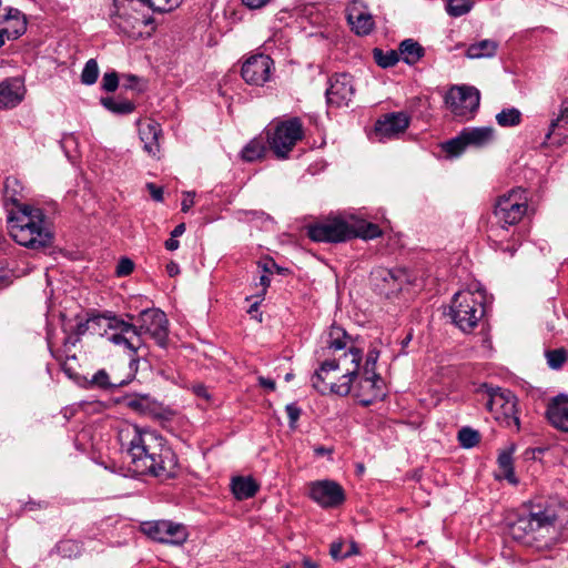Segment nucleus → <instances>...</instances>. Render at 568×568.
<instances>
[{"mask_svg":"<svg viewBox=\"0 0 568 568\" xmlns=\"http://www.w3.org/2000/svg\"><path fill=\"white\" fill-rule=\"evenodd\" d=\"M303 567L304 568H318V565L311 559H304L303 560Z\"/></svg>","mask_w":568,"mask_h":568,"instance_id":"obj_61","label":"nucleus"},{"mask_svg":"<svg viewBox=\"0 0 568 568\" xmlns=\"http://www.w3.org/2000/svg\"><path fill=\"white\" fill-rule=\"evenodd\" d=\"M179 241L176 240V237H170L169 240L165 241V248L169 250V251H175L178 247H179Z\"/></svg>","mask_w":568,"mask_h":568,"instance_id":"obj_57","label":"nucleus"},{"mask_svg":"<svg viewBox=\"0 0 568 568\" xmlns=\"http://www.w3.org/2000/svg\"><path fill=\"white\" fill-rule=\"evenodd\" d=\"M347 339L342 327H331L326 345L334 352V357L324 361L312 377L313 387L318 393L346 396L352 392L353 383L358 377L362 351L351 346L345 352Z\"/></svg>","mask_w":568,"mask_h":568,"instance_id":"obj_2","label":"nucleus"},{"mask_svg":"<svg viewBox=\"0 0 568 568\" xmlns=\"http://www.w3.org/2000/svg\"><path fill=\"white\" fill-rule=\"evenodd\" d=\"M381 235V230L376 224L373 223H365L359 227V230H356L355 237L359 236L363 239H375Z\"/></svg>","mask_w":568,"mask_h":568,"instance_id":"obj_42","label":"nucleus"},{"mask_svg":"<svg viewBox=\"0 0 568 568\" xmlns=\"http://www.w3.org/2000/svg\"><path fill=\"white\" fill-rule=\"evenodd\" d=\"M258 267H261L263 270V272L268 273V274H272L275 271L278 273H282L284 271L272 258H267L263 262H260Z\"/></svg>","mask_w":568,"mask_h":568,"instance_id":"obj_47","label":"nucleus"},{"mask_svg":"<svg viewBox=\"0 0 568 568\" xmlns=\"http://www.w3.org/2000/svg\"><path fill=\"white\" fill-rule=\"evenodd\" d=\"M258 384L264 387V388H267L268 390H274L275 389V382L271 378H266V377H263V376H260L258 377Z\"/></svg>","mask_w":568,"mask_h":568,"instance_id":"obj_54","label":"nucleus"},{"mask_svg":"<svg viewBox=\"0 0 568 568\" xmlns=\"http://www.w3.org/2000/svg\"><path fill=\"white\" fill-rule=\"evenodd\" d=\"M185 232V224L180 223L178 224L174 230L171 232L172 237H179Z\"/></svg>","mask_w":568,"mask_h":568,"instance_id":"obj_59","label":"nucleus"},{"mask_svg":"<svg viewBox=\"0 0 568 568\" xmlns=\"http://www.w3.org/2000/svg\"><path fill=\"white\" fill-rule=\"evenodd\" d=\"M116 317L112 313L108 312L101 315H93L84 322H79L74 327V334L80 337L89 331L97 332V327H105L109 329L110 318Z\"/></svg>","mask_w":568,"mask_h":568,"instance_id":"obj_28","label":"nucleus"},{"mask_svg":"<svg viewBox=\"0 0 568 568\" xmlns=\"http://www.w3.org/2000/svg\"><path fill=\"white\" fill-rule=\"evenodd\" d=\"M192 390H193V393H194L197 397L203 398V399H204L205 402H207V403H210V402H211L212 396H211V394H210V392H209L207 387H206L204 384H201V383H199V384H194V385L192 386Z\"/></svg>","mask_w":568,"mask_h":568,"instance_id":"obj_48","label":"nucleus"},{"mask_svg":"<svg viewBox=\"0 0 568 568\" xmlns=\"http://www.w3.org/2000/svg\"><path fill=\"white\" fill-rule=\"evenodd\" d=\"M377 359H378L377 352L372 351L367 354L365 367H364L365 374H371L372 371L375 372V365H376Z\"/></svg>","mask_w":568,"mask_h":568,"instance_id":"obj_49","label":"nucleus"},{"mask_svg":"<svg viewBox=\"0 0 568 568\" xmlns=\"http://www.w3.org/2000/svg\"><path fill=\"white\" fill-rule=\"evenodd\" d=\"M119 87V75L116 72H106L102 79V89L106 92H114Z\"/></svg>","mask_w":568,"mask_h":568,"instance_id":"obj_43","label":"nucleus"},{"mask_svg":"<svg viewBox=\"0 0 568 568\" xmlns=\"http://www.w3.org/2000/svg\"><path fill=\"white\" fill-rule=\"evenodd\" d=\"M373 57L377 65L382 68H389L395 65L398 60L399 55L398 52L395 50H389L387 52H384L382 49L375 48L373 50Z\"/></svg>","mask_w":568,"mask_h":568,"instance_id":"obj_36","label":"nucleus"},{"mask_svg":"<svg viewBox=\"0 0 568 568\" xmlns=\"http://www.w3.org/2000/svg\"><path fill=\"white\" fill-rule=\"evenodd\" d=\"M354 92L353 79L349 74H335L326 90L327 103L335 106L348 105Z\"/></svg>","mask_w":568,"mask_h":568,"instance_id":"obj_18","label":"nucleus"},{"mask_svg":"<svg viewBox=\"0 0 568 568\" xmlns=\"http://www.w3.org/2000/svg\"><path fill=\"white\" fill-rule=\"evenodd\" d=\"M498 43L494 40H481L477 43L470 44L466 51V57L469 59L491 58L496 54Z\"/></svg>","mask_w":568,"mask_h":568,"instance_id":"obj_30","label":"nucleus"},{"mask_svg":"<svg viewBox=\"0 0 568 568\" xmlns=\"http://www.w3.org/2000/svg\"><path fill=\"white\" fill-rule=\"evenodd\" d=\"M398 51L403 61L410 65L417 63L425 53L424 48L413 39L402 41Z\"/></svg>","mask_w":568,"mask_h":568,"instance_id":"obj_29","label":"nucleus"},{"mask_svg":"<svg viewBox=\"0 0 568 568\" xmlns=\"http://www.w3.org/2000/svg\"><path fill=\"white\" fill-rule=\"evenodd\" d=\"M273 61L268 55L256 54L248 58L242 67V78L248 84L262 85L270 78Z\"/></svg>","mask_w":568,"mask_h":568,"instance_id":"obj_17","label":"nucleus"},{"mask_svg":"<svg viewBox=\"0 0 568 568\" xmlns=\"http://www.w3.org/2000/svg\"><path fill=\"white\" fill-rule=\"evenodd\" d=\"M267 2H241V7L243 9H248V10H257V9H261L264 4H266Z\"/></svg>","mask_w":568,"mask_h":568,"instance_id":"obj_55","label":"nucleus"},{"mask_svg":"<svg viewBox=\"0 0 568 568\" xmlns=\"http://www.w3.org/2000/svg\"><path fill=\"white\" fill-rule=\"evenodd\" d=\"M382 384V378L372 371L371 374L364 373L357 384H353L352 390L363 406H369L375 400L383 398L384 393Z\"/></svg>","mask_w":568,"mask_h":568,"instance_id":"obj_16","label":"nucleus"},{"mask_svg":"<svg viewBox=\"0 0 568 568\" xmlns=\"http://www.w3.org/2000/svg\"><path fill=\"white\" fill-rule=\"evenodd\" d=\"M126 406L132 410L155 419L165 417L162 405L149 395H134L126 398Z\"/></svg>","mask_w":568,"mask_h":568,"instance_id":"obj_24","label":"nucleus"},{"mask_svg":"<svg viewBox=\"0 0 568 568\" xmlns=\"http://www.w3.org/2000/svg\"><path fill=\"white\" fill-rule=\"evenodd\" d=\"M232 491L236 499L243 500L253 497L258 490V485L251 477H235L231 484Z\"/></svg>","mask_w":568,"mask_h":568,"instance_id":"obj_27","label":"nucleus"},{"mask_svg":"<svg viewBox=\"0 0 568 568\" xmlns=\"http://www.w3.org/2000/svg\"><path fill=\"white\" fill-rule=\"evenodd\" d=\"M545 355L548 366L552 369H559L568 358V351L561 347L547 351Z\"/></svg>","mask_w":568,"mask_h":568,"instance_id":"obj_37","label":"nucleus"},{"mask_svg":"<svg viewBox=\"0 0 568 568\" xmlns=\"http://www.w3.org/2000/svg\"><path fill=\"white\" fill-rule=\"evenodd\" d=\"M527 211V195L526 191L518 187L498 196L494 215L498 224L506 229L510 225L518 223Z\"/></svg>","mask_w":568,"mask_h":568,"instance_id":"obj_9","label":"nucleus"},{"mask_svg":"<svg viewBox=\"0 0 568 568\" xmlns=\"http://www.w3.org/2000/svg\"><path fill=\"white\" fill-rule=\"evenodd\" d=\"M485 315V293L481 290H464L455 293L449 316L464 333H470Z\"/></svg>","mask_w":568,"mask_h":568,"instance_id":"obj_6","label":"nucleus"},{"mask_svg":"<svg viewBox=\"0 0 568 568\" xmlns=\"http://www.w3.org/2000/svg\"><path fill=\"white\" fill-rule=\"evenodd\" d=\"M166 272H168L169 276L173 277L180 273V267L176 263L170 262L166 265Z\"/></svg>","mask_w":568,"mask_h":568,"instance_id":"obj_56","label":"nucleus"},{"mask_svg":"<svg viewBox=\"0 0 568 568\" xmlns=\"http://www.w3.org/2000/svg\"><path fill=\"white\" fill-rule=\"evenodd\" d=\"M123 80H124V83H123L124 88L134 89L135 84L139 81V78L133 74H126V75H123Z\"/></svg>","mask_w":568,"mask_h":568,"instance_id":"obj_53","label":"nucleus"},{"mask_svg":"<svg viewBox=\"0 0 568 568\" xmlns=\"http://www.w3.org/2000/svg\"><path fill=\"white\" fill-rule=\"evenodd\" d=\"M0 23L6 24L3 31L8 39H17L27 30L26 17L18 9L9 8L6 12H0Z\"/></svg>","mask_w":568,"mask_h":568,"instance_id":"obj_25","label":"nucleus"},{"mask_svg":"<svg viewBox=\"0 0 568 568\" xmlns=\"http://www.w3.org/2000/svg\"><path fill=\"white\" fill-rule=\"evenodd\" d=\"M4 37H7V33L2 30H0V48L4 44Z\"/></svg>","mask_w":568,"mask_h":568,"instance_id":"obj_63","label":"nucleus"},{"mask_svg":"<svg viewBox=\"0 0 568 568\" xmlns=\"http://www.w3.org/2000/svg\"><path fill=\"white\" fill-rule=\"evenodd\" d=\"M260 284H261V286L263 287L262 293H263V294H265L266 288H267V287H268V285H270V277H268L267 275H265V274L261 275V277H260Z\"/></svg>","mask_w":568,"mask_h":568,"instance_id":"obj_60","label":"nucleus"},{"mask_svg":"<svg viewBox=\"0 0 568 568\" xmlns=\"http://www.w3.org/2000/svg\"><path fill=\"white\" fill-rule=\"evenodd\" d=\"M549 424L564 433H568V395L559 394L549 399L546 409Z\"/></svg>","mask_w":568,"mask_h":568,"instance_id":"obj_20","label":"nucleus"},{"mask_svg":"<svg viewBox=\"0 0 568 568\" xmlns=\"http://www.w3.org/2000/svg\"><path fill=\"white\" fill-rule=\"evenodd\" d=\"M146 187L154 201H156V202L163 201V189L162 187L156 186L154 183H148Z\"/></svg>","mask_w":568,"mask_h":568,"instance_id":"obj_50","label":"nucleus"},{"mask_svg":"<svg viewBox=\"0 0 568 568\" xmlns=\"http://www.w3.org/2000/svg\"><path fill=\"white\" fill-rule=\"evenodd\" d=\"M133 268H134L133 262L128 257H122L119 261V264L116 266V275L118 276L130 275L133 272Z\"/></svg>","mask_w":568,"mask_h":568,"instance_id":"obj_44","label":"nucleus"},{"mask_svg":"<svg viewBox=\"0 0 568 568\" xmlns=\"http://www.w3.org/2000/svg\"><path fill=\"white\" fill-rule=\"evenodd\" d=\"M556 130H564V132H559L558 135L568 138V101L562 102L559 115L551 121L549 132L546 135L547 139H550Z\"/></svg>","mask_w":568,"mask_h":568,"instance_id":"obj_33","label":"nucleus"},{"mask_svg":"<svg viewBox=\"0 0 568 568\" xmlns=\"http://www.w3.org/2000/svg\"><path fill=\"white\" fill-rule=\"evenodd\" d=\"M285 410L288 416L290 426L294 427L301 416V408L296 404L292 403L286 405Z\"/></svg>","mask_w":568,"mask_h":568,"instance_id":"obj_46","label":"nucleus"},{"mask_svg":"<svg viewBox=\"0 0 568 568\" xmlns=\"http://www.w3.org/2000/svg\"><path fill=\"white\" fill-rule=\"evenodd\" d=\"M143 6L148 7L149 9H151L153 12H159V13H164V12H171L175 9V7L173 6H170V7H155L154 6V2H141Z\"/></svg>","mask_w":568,"mask_h":568,"instance_id":"obj_52","label":"nucleus"},{"mask_svg":"<svg viewBox=\"0 0 568 568\" xmlns=\"http://www.w3.org/2000/svg\"><path fill=\"white\" fill-rule=\"evenodd\" d=\"M119 439L133 474L160 478L174 476L178 465L175 455L156 432L128 425L119 432Z\"/></svg>","mask_w":568,"mask_h":568,"instance_id":"obj_1","label":"nucleus"},{"mask_svg":"<svg viewBox=\"0 0 568 568\" xmlns=\"http://www.w3.org/2000/svg\"><path fill=\"white\" fill-rule=\"evenodd\" d=\"M101 103L106 110L115 114H129L135 109L134 103L124 99L116 100L113 98H102Z\"/></svg>","mask_w":568,"mask_h":568,"instance_id":"obj_34","label":"nucleus"},{"mask_svg":"<svg viewBox=\"0 0 568 568\" xmlns=\"http://www.w3.org/2000/svg\"><path fill=\"white\" fill-rule=\"evenodd\" d=\"M310 497L323 508H335L345 500L343 487L333 480H317L310 485Z\"/></svg>","mask_w":568,"mask_h":568,"instance_id":"obj_15","label":"nucleus"},{"mask_svg":"<svg viewBox=\"0 0 568 568\" xmlns=\"http://www.w3.org/2000/svg\"><path fill=\"white\" fill-rule=\"evenodd\" d=\"M257 308V302H255L251 307H250V311L248 313H252L253 311H255Z\"/></svg>","mask_w":568,"mask_h":568,"instance_id":"obj_64","label":"nucleus"},{"mask_svg":"<svg viewBox=\"0 0 568 568\" xmlns=\"http://www.w3.org/2000/svg\"><path fill=\"white\" fill-rule=\"evenodd\" d=\"M409 280V274L404 267L387 268L378 266L371 273V282L375 291L386 297L400 292Z\"/></svg>","mask_w":568,"mask_h":568,"instance_id":"obj_12","label":"nucleus"},{"mask_svg":"<svg viewBox=\"0 0 568 568\" xmlns=\"http://www.w3.org/2000/svg\"><path fill=\"white\" fill-rule=\"evenodd\" d=\"M495 140V130L491 126L466 128L458 136L447 141L443 149L452 156H458L466 148H485Z\"/></svg>","mask_w":568,"mask_h":568,"instance_id":"obj_10","label":"nucleus"},{"mask_svg":"<svg viewBox=\"0 0 568 568\" xmlns=\"http://www.w3.org/2000/svg\"><path fill=\"white\" fill-rule=\"evenodd\" d=\"M446 103L456 118L462 121L473 119L480 103L479 91L474 87L460 85L449 90Z\"/></svg>","mask_w":568,"mask_h":568,"instance_id":"obj_11","label":"nucleus"},{"mask_svg":"<svg viewBox=\"0 0 568 568\" xmlns=\"http://www.w3.org/2000/svg\"><path fill=\"white\" fill-rule=\"evenodd\" d=\"M182 211L187 212L194 205V193L186 192L182 200Z\"/></svg>","mask_w":568,"mask_h":568,"instance_id":"obj_51","label":"nucleus"},{"mask_svg":"<svg viewBox=\"0 0 568 568\" xmlns=\"http://www.w3.org/2000/svg\"><path fill=\"white\" fill-rule=\"evenodd\" d=\"M303 136V124L296 116L277 122L266 133L268 146L278 159H286Z\"/></svg>","mask_w":568,"mask_h":568,"instance_id":"obj_7","label":"nucleus"},{"mask_svg":"<svg viewBox=\"0 0 568 568\" xmlns=\"http://www.w3.org/2000/svg\"><path fill=\"white\" fill-rule=\"evenodd\" d=\"M515 450V444H510L506 449L499 453L497 458L498 466L503 470L504 477L511 484H517L513 464Z\"/></svg>","mask_w":568,"mask_h":568,"instance_id":"obj_31","label":"nucleus"},{"mask_svg":"<svg viewBox=\"0 0 568 568\" xmlns=\"http://www.w3.org/2000/svg\"><path fill=\"white\" fill-rule=\"evenodd\" d=\"M24 85L19 78H8L0 83V109L17 106L24 97Z\"/></svg>","mask_w":568,"mask_h":568,"instance_id":"obj_21","label":"nucleus"},{"mask_svg":"<svg viewBox=\"0 0 568 568\" xmlns=\"http://www.w3.org/2000/svg\"><path fill=\"white\" fill-rule=\"evenodd\" d=\"M314 453L317 455V456H323V455H331L333 453V448L331 447H325V446H317L314 448Z\"/></svg>","mask_w":568,"mask_h":568,"instance_id":"obj_58","label":"nucleus"},{"mask_svg":"<svg viewBox=\"0 0 568 568\" xmlns=\"http://www.w3.org/2000/svg\"><path fill=\"white\" fill-rule=\"evenodd\" d=\"M99 77V65L94 59H90L84 64L81 73V82L85 85H92L97 82Z\"/></svg>","mask_w":568,"mask_h":568,"instance_id":"obj_39","label":"nucleus"},{"mask_svg":"<svg viewBox=\"0 0 568 568\" xmlns=\"http://www.w3.org/2000/svg\"><path fill=\"white\" fill-rule=\"evenodd\" d=\"M486 408L493 414L494 418L503 426L519 430L520 422L517 415V399L515 395L500 387L488 388L486 390Z\"/></svg>","mask_w":568,"mask_h":568,"instance_id":"obj_8","label":"nucleus"},{"mask_svg":"<svg viewBox=\"0 0 568 568\" xmlns=\"http://www.w3.org/2000/svg\"><path fill=\"white\" fill-rule=\"evenodd\" d=\"M140 139L143 142V149L152 156L160 152L159 136L161 134L160 124L155 121H149L139 129Z\"/></svg>","mask_w":568,"mask_h":568,"instance_id":"obj_26","label":"nucleus"},{"mask_svg":"<svg viewBox=\"0 0 568 568\" xmlns=\"http://www.w3.org/2000/svg\"><path fill=\"white\" fill-rule=\"evenodd\" d=\"M496 121L500 126H515L520 123L521 113L516 108L504 109L497 113Z\"/></svg>","mask_w":568,"mask_h":568,"instance_id":"obj_35","label":"nucleus"},{"mask_svg":"<svg viewBox=\"0 0 568 568\" xmlns=\"http://www.w3.org/2000/svg\"><path fill=\"white\" fill-rule=\"evenodd\" d=\"M307 234L315 242L338 243L355 237L356 230L341 219H333L310 226Z\"/></svg>","mask_w":568,"mask_h":568,"instance_id":"obj_13","label":"nucleus"},{"mask_svg":"<svg viewBox=\"0 0 568 568\" xmlns=\"http://www.w3.org/2000/svg\"><path fill=\"white\" fill-rule=\"evenodd\" d=\"M91 383L100 388L115 387L123 384V382H111L108 373L104 369L98 371L91 378Z\"/></svg>","mask_w":568,"mask_h":568,"instance_id":"obj_40","label":"nucleus"},{"mask_svg":"<svg viewBox=\"0 0 568 568\" xmlns=\"http://www.w3.org/2000/svg\"><path fill=\"white\" fill-rule=\"evenodd\" d=\"M471 3L473 2H459L455 4L454 2H447L446 11L452 17H460L471 10Z\"/></svg>","mask_w":568,"mask_h":568,"instance_id":"obj_41","label":"nucleus"},{"mask_svg":"<svg viewBox=\"0 0 568 568\" xmlns=\"http://www.w3.org/2000/svg\"><path fill=\"white\" fill-rule=\"evenodd\" d=\"M410 118L405 112H393L384 115L375 124V132L382 139H393L404 133Z\"/></svg>","mask_w":568,"mask_h":568,"instance_id":"obj_19","label":"nucleus"},{"mask_svg":"<svg viewBox=\"0 0 568 568\" xmlns=\"http://www.w3.org/2000/svg\"><path fill=\"white\" fill-rule=\"evenodd\" d=\"M266 151L267 148L263 139L255 138L242 150V159L246 162L257 161L264 158Z\"/></svg>","mask_w":568,"mask_h":568,"instance_id":"obj_32","label":"nucleus"},{"mask_svg":"<svg viewBox=\"0 0 568 568\" xmlns=\"http://www.w3.org/2000/svg\"><path fill=\"white\" fill-rule=\"evenodd\" d=\"M142 531L150 538L172 545H182L187 539L186 528L169 520L143 523Z\"/></svg>","mask_w":568,"mask_h":568,"instance_id":"obj_14","label":"nucleus"},{"mask_svg":"<svg viewBox=\"0 0 568 568\" xmlns=\"http://www.w3.org/2000/svg\"><path fill=\"white\" fill-rule=\"evenodd\" d=\"M357 3L353 2V6L347 9V22L357 36H367L373 31L375 22L372 14Z\"/></svg>","mask_w":568,"mask_h":568,"instance_id":"obj_23","label":"nucleus"},{"mask_svg":"<svg viewBox=\"0 0 568 568\" xmlns=\"http://www.w3.org/2000/svg\"><path fill=\"white\" fill-rule=\"evenodd\" d=\"M11 237L20 245L39 250L52 244V233L41 209L22 204L17 214L8 217Z\"/></svg>","mask_w":568,"mask_h":568,"instance_id":"obj_4","label":"nucleus"},{"mask_svg":"<svg viewBox=\"0 0 568 568\" xmlns=\"http://www.w3.org/2000/svg\"><path fill=\"white\" fill-rule=\"evenodd\" d=\"M125 316L128 321L119 316L110 318L109 329L112 333L108 339L112 344L124 347L133 355L145 346L143 335H150L161 347L168 345L169 321L164 312L146 308L138 315Z\"/></svg>","mask_w":568,"mask_h":568,"instance_id":"obj_3","label":"nucleus"},{"mask_svg":"<svg viewBox=\"0 0 568 568\" xmlns=\"http://www.w3.org/2000/svg\"><path fill=\"white\" fill-rule=\"evenodd\" d=\"M346 552H351V556L358 554L357 545L355 542H352L349 546V550H347Z\"/></svg>","mask_w":568,"mask_h":568,"instance_id":"obj_62","label":"nucleus"},{"mask_svg":"<svg viewBox=\"0 0 568 568\" xmlns=\"http://www.w3.org/2000/svg\"><path fill=\"white\" fill-rule=\"evenodd\" d=\"M557 514L552 507H534L529 513L519 515L509 524V535L524 544L540 541L555 531Z\"/></svg>","mask_w":568,"mask_h":568,"instance_id":"obj_5","label":"nucleus"},{"mask_svg":"<svg viewBox=\"0 0 568 568\" xmlns=\"http://www.w3.org/2000/svg\"><path fill=\"white\" fill-rule=\"evenodd\" d=\"M344 542L342 540L334 541L331 545L329 555L335 560H341L351 556V552H343Z\"/></svg>","mask_w":568,"mask_h":568,"instance_id":"obj_45","label":"nucleus"},{"mask_svg":"<svg viewBox=\"0 0 568 568\" xmlns=\"http://www.w3.org/2000/svg\"><path fill=\"white\" fill-rule=\"evenodd\" d=\"M458 440L462 447L473 448L479 443L480 435L470 427H464L458 432Z\"/></svg>","mask_w":568,"mask_h":568,"instance_id":"obj_38","label":"nucleus"},{"mask_svg":"<svg viewBox=\"0 0 568 568\" xmlns=\"http://www.w3.org/2000/svg\"><path fill=\"white\" fill-rule=\"evenodd\" d=\"M122 7L119 2H113L110 8V17L113 20V23L118 26V28L125 32L131 33L133 29L140 23L144 26H152L154 23V19L152 17H146L144 14H122Z\"/></svg>","mask_w":568,"mask_h":568,"instance_id":"obj_22","label":"nucleus"}]
</instances>
